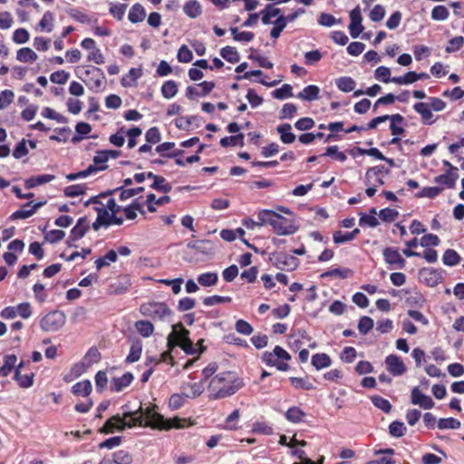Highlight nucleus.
Returning a JSON list of instances; mask_svg holds the SVG:
<instances>
[{
  "label": "nucleus",
  "mask_w": 464,
  "mask_h": 464,
  "mask_svg": "<svg viewBox=\"0 0 464 464\" xmlns=\"http://www.w3.org/2000/svg\"><path fill=\"white\" fill-rule=\"evenodd\" d=\"M156 409V405L143 408L140 404L136 411H124L122 416L117 414L107 420L100 431L112 433L116 430L121 431L127 427L132 428L136 425L160 430H169L172 428L181 429L192 425L187 419L179 417L165 419Z\"/></svg>",
  "instance_id": "nucleus-1"
},
{
  "label": "nucleus",
  "mask_w": 464,
  "mask_h": 464,
  "mask_svg": "<svg viewBox=\"0 0 464 464\" xmlns=\"http://www.w3.org/2000/svg\"><path fill=\"white\" fill-rule=\"evenodd\" d=\"M242 386V381L234 372H220L209 382L208 397L210 400L223 399L235 394Z\"/></svg>",
  "instance_id": "nucleus-2"
},
{
  "label": "nucleus",
  "mask_w": 464,
  "mask_h": 464,
  "mask_svg": "<svg viewBox=\"0 0 464 464\" xmlns=\"http://www.w3.org/2000/svg\"><path fill=\"white\" fill-rule=\"evenodd\" d=\"M75 72L77 77L81 79L92 92H99L103 89L106 78L102 69L92 65H85L78 67Z\"/></svg>",
  "instance_id": "nucleus-3"
},
{
  "label": "nucleus",
  "mask_w": 464,
  "mask_h": 464,
  "mask_svg": "<svg viewBox=\"0 0 464 464\" xmlns=\"http://www.w3.org/2000/svg\"><path fill=\"white\" fill-rule=\"evenodd\" d=\"M179 346L187 354H197L198 349L189 338V331L182 323L173 325V331L168 336V346L171 350L174 346Z\"/></svg>",
  "instance_id": "nucleus-4"
},
{
  "label": "nucleus",
  "mask_w": 464,
  "mask_h": 464,
  "mask_svg": "<svg viewBox=\"0 0 464 464\" xmlns=\"http://www.w3.org/2000/svg\"><path fill=\"white\" fill-rule=\"evenodd\" d=\"M291 359L290 353L279 345H276L272 352H265L261 357L262 362L267 366H275L281 372H286L290 369L287 362Z\"/></svg>",
  "instance_id": "nucleus-5"
},
{
  "label": "nucleus",
  "mask_w": 464,
  "mask_h": 464,
  "mask_svg": "<svg viewBox=\"0 0 464 464\" xmlns=\"http://www.w3.org/2000/svg\"><path fill=\"white\" fill-rule=\"evenodd\" d=\"M139 310L143 316L159 321H165L173 314L172 310L163 302L144 303Z\"/></svg>",
  "instance_id": "nucleus-6"
},
{
  "label": "nucleus",
  "mask_w": 464,
  "mask_h": 464,
  "mask_svg": "<svg viewBox=\"0 0 464 464\" xmlns=\"http://www.w3.org/2000/svg\"><path fill=\"white\" fill-rule=\"evenodd\" d=\"M65 322V314L63 311L54 310L41 319L40 326L44 332H57L64 325Z\"/></svg>",
  "instance_id": "nucleus-7"
},
{
  "label": "nucleus",
  "mask_w": 464,
  "mask_h": 464,
  "mask_svg": "<svg viewBox=\"0 0 464 464\" xmlns=\"http://www.w3.org/2000/svg\"><path fill=\"white\" fill-rule=\"evenodd\" d=\"M90 204H100L102 207H94L97 212V218L92 223V228L98 231L102 227H108L110 226L111 215L109 211L104 208L103 204L99 201L98 197H92L86 201L85 206Z\"/></svg>",
  "instance_id": "nucleus-8"
},
{
  "label": "nucleus",
  "mask_w": 464,
  "mask_h": 464,
  "mask_svg": "<svg viewBox=\"0 0 464 464\" xmlns=\"http://www.w3.org/2000/svg\"><path fill=\"white\" fill-rule=\"evenodd\" d=\"M444 271L442 269H436L433 267H423L419 271V277L420 282L426 285L434 287L444 280Z\"/></svg>",
  "instance_id": "nucleus-9"
},
{
  "label": "nucleus",
  "mask_w": 464,
  "mask_h": 464,
  "mask_svg": "<svg viewBox=\"0 0 464 464\" xmlns=\"http://www.w3.org/2000/svg\"><path fill=\"white\" fill-rule=\"evenodd\" d=\"M383 259L388 264L390 269H404L406 266V260L399 253L395 247H385L382 250Z\"/></svg>",
  "instance_id": "nucleus-10"
},
{
  "label": "nucleus",
  "mask_w": 464,
  "mask_h": 464,
  "mask_svg": "<svg viewBox=\"0 0 464 464\" xmlns=\"http://www.w3.org/2000/svg\"><path fill=\"white\" fill-rule=\"evenodd\" d=\"M272 227L274 232L280 236L292 235L297 231V227L292 220H288L279 214H276V221Z\"/></svg>",
  "instance_id": "nucleus-11"
},
{
  "label": "nucleus",
  "mask_w": 464,
  "mask_h": 464,
  "mask_svg": "<svg viewBox=\"0 0 464 464\" xmlns=\"http://www.w3.org/2000/svg\"><path fill=\"white\" fill-rule=\"evenodd\" d=\"M274 265L280 270L294 271L299 266V260L285 253H278L274 256Z\"/></svg>",
  "instance_id": "nucleus-12"
},
{
  "label": "nucleus",
  "mask_w": 464,
  "mask_h": 464,
  "mask_svg": "<svg viewBox=\"0 0 464 464\" xmlns=\"http://www.w3.org/2000/svg\"><path fill=\"white\" fill-rule=\"evenodd\" d=\"M350 20L351 23L349 24L350 34L353 38H357L360 34L363 31V26L362 24V16L361 12V7L357 5L350 12Z\"/></svg>",
  "instance_id": "nucleus-13"
},
{
  "label": "nucleus",
  "mask_w": 464,
  "mask_h": 464,
  "mask_svg": "<svg viewBox=\"0 0 464 464\" xmlns=\"http://www.w3.org/2000/svg\"><path fill=\"white\" fill-rule=\"evenodd\" d=\"M32 204H33L32 201L24 204L22 206L21 209L14 211L10 216V219L16 220V219L28 218L32 217L37 211L38 208L43 207L45 204V202L44 201V202L34 203V205H32Z\"/></svg>",
  "instance_id": "nucleus-14"
},
{
  "label": "nucleus",
  "mask_w": 464,
  "mask_h": 464,
  "mask_svg": "<svg viewBox=\"0 0 464 464\" xmlns=\"http://www.w3.org/2000/svg\"><path fill=\"white\" fill-rule=\"evenodd\" d=\"M411 402L425 410H430L434 407L432 399L422 393L418 387H414L411 392Z\"/></svg>",
  "instance_id": "nucleus-15"
},
{
  "label": "nucleus",
  "mask_w": 464,
  "mask_h": 464,
  "mask_svg": "<svg viewBox=\"0 0 464 464\" xmlns=\"http://www.w3.org/2000/svg\"><path fill=\"white\" fill-rule=\"evenodd\" d=\"M385 363L387 370L393 376H401L406 372V366L398 355H388L385 359Z\"/></svg>",
  "instance_id": "nucleus-16"
},
{
  "label": "nucleus",
  "mask_w": 464,
  "mask_h": 464,
  "mask_svg": "<svg viewBox=\"0 0 464 464\" xmlns=\"http://www.w3.org/2000/svg\"><path fill=\"white\" fill-rule=\"evenodd\" d=\"M200 89L195 86H188L186 89V97L193 100L195 97L208 95L215 87L213 82L204 81L198 85Z\"/></svg>",
  "instance_id": "nucleus-17"
},
{
  "label": "nucleus",
  "mask_w": 464,
  "mask_h": 464,
  "mask_svg": "<svg viewBox=\"0 0 464 464\" xmlns=\"http://www.w3.org/2000/svg\"><path fill=\"white\" fill-rule=\"evenodd\" d=\"M117 191H120V196H119L120 200L124 201V200H127V199L143 192L144 188L138 187V188H123L122 187H121V188H117L115 189H111L106 192L101 193L100 197L105 198L107 196L114 194Z\"/></svg>",
  "instance_id": "nucleus-18"
},
{
  "label": "nucleus",
  "mask_w": 464,
  "mask_h": 464,
  "mask_svg": "<svg viewBox=\"0 0 464 464\" xmlns=\"http://www.w3.org/2000/svg\"><path fill=\"white\" fill-rule=\"evenodd\" d=\"M131 285L130 278L125 275L121 276L116 282L109 286V293L111 295H123L127 293Z\"/></svg>",
  "instance_id": "nucleus-19"
},
{
  "label": "nucleus",
  "mask_w": 464,
  "mask_h": 464,
  "mask_svg": "<svg viewBox=\"0 0 464 464\" xmlns=\"http://www.w3.org/2000/svg\"><path fill=\"white\" fill-rule=\"evenodd\" d=\"M413 110L419 113L421 117V121L425 125H431L435 122L433 120V114L429 104L423 102H416L413 105Z\"/></svg>",
  "instance_id": "nucleus-20"
},
{
  "label": "nucleus",
  "mask_w": 464,
  "mask_h": 464,
  "mask_svg": "<svg viewBox=\"0 0 464 464\" xmlns=\"http://www.w3.org/2000/svg\"><path fill=\"white\" fill-rule=\"evenodd\" d=\"M89 229V222L87 218H80L76 223V225L72 228L69 241H76L84 237L86 232Z\"/></svg>",
  "instance_id": "nucleus-21"
},
{
  "label": "nucleus",
  "mask_w": 464,
  "mask_h": 464,
  "mask_svg": "<svg viewBox=\"0 0 464 464\" xmlns=\"http://www.w3.org/2000/svg\"><path fill=\"white\" fill-rule=\"evenodd\" d=\"M383 167L376 166L369 168L365 174V184L367 186L372 185L374 188L384 184L382 178L380 177Z\"/></svg>",
  "instance_id": "nucleus-22"
},
{
  "label": "nucleus",
  "mask_w": 464,
  "mask_h": 464,
  "mask_svg": "<svg viewBox=\"0 0 464 464\" xmlns=\"http://www.w3.org/2000/svg\"><path fill=\"white\" fill-rule=\"evenodd\" d=\"M134 377L131 372H125L122 376L113 378L111 390L114 392H120L132 382Z\"/></svg>",
  "instance_id": "nucleus-23"
},
{
  "label": "nucleus",
  "mask_w": 464,
  "mask_h": 464,
  "mask_svg": "<svg viewBox=\"0 0 464 464\" xmlns=\"http://www.w3.org/2000/svg\"><path fill=\"white\" fill-rule=\"evenodd\" d=\"M458 179V172L454 170H447L446 173L435 177L434 182L446 186L449 188H453Z\"/></svg>",
  "instance_id": "nucleus-24"
},
{
  "label": "nucleus",
  "mask_w": 464,
  "mask_h": 464,
  "mask_svg": "<svg viewBox=\"0 0 464 464\" xmlns=\"http://www.w3.org/2000/svg\"><path fill=\"white\" fill-rule=\"evenodd\" d=\"M54 176L51 174H42L37 176H32L29 179H25L24 187L27 189L34 188L37 186L48 183L54 179Z\"/></svg>",
  "instance_id": "nucleus-25"
},
{
  "label": "nucleus",
  "mask_w": 464,
  "mask_h": 464,
  "mask_svg": "<svg viewBox=\"0 0 464 464\" xmlns=\"http://www.w3.org/2000/svg\"><path fill=\"white\" fill-rule=\"evenodd\" d=\"M142 342L140 339H136L132 342L130 353L125 359L126 363H132L140 360L142 353Z\"/></svg>",
  "instance_id": "nucleus-26"
},
{
  "label": "nucleus",
  "mask_w": 464,
  "mask_h": 464,
  "mask_svg": "<svg viewBox=\"0 0 464 464\" xmlns=\"http://www.w3.org/2000/svg\"><path fill=\"white\" fill-rule=\"evenodd\" d=\"M280 134V140L285 144H291L295 140V135L292 132V126L289 123H284L276 128Z\"/></svg>",
  "instance_id": "nucleus-27"
},
{
  "label": "nucleus",
  "mask_w": 464,
  "mask_h": 464,
  "mask_svg": "<svg viewBox=\"0 0 464 464\" xmlns=\"http://www.w3.org/2000/svg\"><path fill=\"white\" fill-rule=\"evenodd\" d=\"M285 419L292 423H300L304 421L306 413L297 406L290 407L285 413Z\"/></svg>",
  "instance_id": "nucleus-28"
},
{
  "label": "nucleus",
  "mask_w": 464,
  "mask_h": 464,
  "mask_svg": "<svg viewBox=\"0 0 464 464\" xmlns=\"http://www.w3.org/2000/svg\"><path fill=\"white\" fill-rule=\"evenodd\" d=\"M16 362L17 357L14 354L5 355L3 365L0 368V375L3 377H7L14 369L15 370Z\"/></svg>",
  "instance_id": "nucleus-29"
},
{
  "label": "nucleus",
  "mask_w": 464,
  "mask_h": 464,
  "mask_svg": "<svg viewBox=\"0 0 464 464\" xmlns=\"http://www.w3.org/2000/svg\"><path fill=\"white\" fill-rule=\"evenodd\" d=\"M92 387L89 380L76 382L72 387V393L76 396L87 397L92 392Z\"/></svg>",
  "instance_id": "nucleus-30"
},
{
  "label": "nucleus",
  "mask_w": 464,
  "mask_h": 464,
  "mask_svg": "<svg viewBox=\"0 0 464 464\" xmlns=\"http://www.w3.org/2000/svg\"><path fill=\"white\" fill-rule=\"evenodd\" d=\"M311 363L316 370H321L329 367L332 364V360L324 353H315L312 356Z\"/></svg>",
  "instance_id": "nucleus-31"
},
{
  "label": "nucleus",
  "mask_w": 464,
  "mask_h": 464,
  "mask_svg": "<svg viewBox=\"0 0 464 464\" xmlns=\"http://www.w3.org/2000/svg\"><path fill=\"white\" fill-rule=\"evenodd\" d=\"M34 377V374L32 372L23 374L22 372H20V370L14 371V379L17 382L18 385L21 388L26 389L33 386Z\"/></svg>",
  "instance_id": "nucleus-32"
},
{
  "label": "nucleus",
  "mask_w": 464,
  "mask_h": 464,
  "mask_svg": "<svg viewBox=\"0 0 464 464\" xmlns=\"http://www.w3.org/2000/svg\"><path fill=\"white\" fill-rule=\"evenodd\" d=\"M146 16V12L144 7L140 4H135L131 6L129 14L128 19L133 23L137 24L139 22H141L144 20Z\"/></svg>",
  "instance_id": "nucleus-33"
},
{
  "label": "nucleus",
  "mask_w": 464,
  "mask_h": 464,
  "mask_svg": "<svg viewBox=\"0 0 464 464\" xmlns=\"http://www.w3.org/2000/svg\"><path fill=\"white\" fill-rule=\"evenodd\" d=\"M136 331L144 338L153 334L154 325L147 320H139L134 324Z\"/></svg>",
  "instance_id": "nucleus-34"
},
{
  "label": "nucleus",
  "mask_w": 464,
  "mask_h": 464,
  "mask_svg": "<svg viewBox=\"0 0 464 464\" xmlns=\"http://www.w3.org/2000/svg\"><path fill=\"white\" fill-rule=\"evenodd\" d=\"M320 89L316 85H308L304 88V90L297 94L299 99L304 101H315L319 97Z\"/></svg>",
  "instance_id": "nucleus-35"
},
{
  "label": "nucleus",
  "mask_w": 464,
  "mask_h": 464,
  "mask_svg": "<svg viewBox=\"0 0 464 464\" xmlns=\"http://www.w3.org/2000/svg\"><path fill=\"white\" fill-rule=\"evenodd\" d=\"M281 9L274 7L273 5H266V7L260 11L261 20L264 24L272 23L271 19L279 15Z\"/></svg>",
  "instance_id": "nucleus-36"
},
{
  "label": "nucleus",
  "mask_w": 464,
  "mask_h": 464,
  "mask_svg": "<svg viewBox=\"0 0 464 464\" xmlns=\"http://www.w3.org/2000/svg\"><path fill=\"white\" fill-rule=\"evenodd\" d=\"M276 212L270 209L260 210L257 214V219L259 226L274 225L276 218Z\"/></svg>",
  "instance_id": "nucleus-37"
},
{
  "label": "nucleus",
  "mask_w": 464,
  "mask_h": 464,
  "mask_svg": "<svg viewBox=\"0 0 464 464\" xmlns=\"http://www.w3.org/2000/svg\"><path fill=\"white\" fill-rule=\"evenodd\" d=\"M117 261V253L111 249L106 253L102 257H99L95 260V266L97 270H101L104 266H110L111 263Z\"/></svg>",
  "instance_id": "nucleus-38"
},
{
  "label": "nucleus",
  "mask_w": 464,
  "mask_h": 464,
  "mask_svg": "<svg viewBox=\"0 0 464 464\" xmlns=\"http://www.w3.org/2000/svg\"><path fill=\"white\" fill-rule=\"evenodd\" d=\"M337 88L343 92H350L354 90L356 86L355 81L348 76H343L335 81Z\"/></svg>",
  "instance_id": "nucleus-39"
},
{
  "label": "nucleus",
  "mask_w": 464,
  "mask_h": 464,
  "mask_svg": "<svg viewBox=\"0 0 464 464\" xmlns=\"http://www.w3.org/2000/svg\"><path fill=\"white\" fill-rule=\"evenodd\" d=\"M183 10L184 13L190 18L198 17L202 12L201 6L197 0L188 1L184 5Z\"/></svg>",
  "instance_id": "nucleus-40"
},
{
  "label": "nucleus",
  "mask_w": 464,
  "mask_h": 464,
  "mask_svg": "<svg viewBox=\"0 0 464 464\" xmlns=\"http://www.w3.org/2000/svg\"><path fill=\"white\" fill-rule=\"evenodd\" d=\"M150 187V188L161 193H169L172 189L170 183H169L162 176L156 178Z\"/></svg>",
  "instance_id": "nucleus-41"
},
{
  "label": "nucleus",
  "mask_w": 464,
  "mask_h": 464,
  "mask_svg": "<svg viewBox=\"0 0 464 464\" xmlns=\"http://www.w3.org/2000/svg\"><path fill=\"white\" fill-rule=\"evenodd\" d=\"M178 84L173 80L165 82L161 86V94L166 99H171L178 93Z\"/></svg>",
  "instance_id": "nucleus-42"
},
{
  "label": "nucleus",
  "mask_w": 464,
  "mask_h": 464,
  "mask_svg": "<svg viewBox=\"0 0 464 464\" xmlns=\"http://www.w3.org/2000/svg\"><path fill=\"white\" fill-rule=\"evenodd\" d=\"M220 55L223 59L231 63H236L240 59L237 50L232 46L223 47L220 51Z\"/></svg>",
  "instance_id": "nucleus-43"
},
{
  "label": "nucleus",
  "mask_w": 464,
  "mask_h": 464,
  "mask_svg": "<svg viewBox=\"0 0 464 464\" xmlns=\"http://www.w3.org/2000/svg\"><path fill=\"white\" fill-rule=\"evenodd\" d=\"M37 54L28 47L21 48L17 51L16 59L22 63H32L37 59Z\"/></svg>",
  "instance_id": "nucleus-44"
},
{
  "label": "nucleus",
  "mask_w": 464,
  "mask_h": 464,
  "mask_svg": "<svg viewBox=\"0 0 464 464\" xmlns=\"http://www.w3.org/2000/svg\"><path fill=\"white\" fill-rule=\"evenodd\" d=\"M218 281V273L208 272L200 274L198 276V282L202 286H212L215 285Z\"/></svg>",
  "instance_id": "nucleus-45"
},
{
  "label": "nucleus",
  "mask_w": 464,
  "mask_h": 464,
  "mask_svg": "<svg viewBox=\"0 0 464 464\" xmlns=\"http://www.w3.org/2000/svg\"><path fill=\"white\" fill-rule=\"evenodd\" d=\"M437 426L440 430H457L461 426V423L459 420L450 417L440 419L437 422Z\"/></svg>",
  "instance_id": "nucleus-46"
},
{
  "label": "nucleus",
  "mask_w": 464,
  "mask_h": 464,
  "mask_svg": "<svg viewBox=\"0 0 464 464\" xmlns=\"http://www.w3.org/2000/svg\"><path fill=\"white\" fill-rule=\"evenodd\" d=\"M353 274V271L350 268H333L326 272H324L322 276L323 277H337V278H347Z\"/></svg>",
  "instance_id": "nucleus-47"
},
{
  "label": "nucleus",
  "mask_w": 464,
  "mask_h": 464,
  "mask_svg": "<svg viewBox=\"0 0 464 464\" xmlns=\"http://www.w3.org/2000/svg\"><path fill=\"white\" fill-rule=\"evenodd\" d=\"M442 262L446 266H454L460 262V256L455 250L447 249L443 254Z\"/></svg>",
  "instance_id": "nucleus-48"
},
{
  "label": "nucleus",
  "mask_w": 464,
  "mask_h": 464,
  "mask_svg": "<svg viewBox=\"0 0 464 464\" xmlns=\"http://www.w3.org/2000/svg\"><path fill=\"white\" fill-rule=\"evenodd\" d=\"M86 189L85 184H75L66 187L63 189V193L68 198H73L85 194Z\"/></svg>",
  "instance_id": "nucleus-49"
},
{
  "label": "nucleus",
  "mask_w": 464,
  "mask_h": 464,
  "mask_svg": "<svg viewBox=\"0 0 464 464\" xmlns=\"http://www.w3.org/2000/svg\"><path fill=\"white\" fill-rule=\"evenodd\" d=\"M53 14L51 11H46L39 22L40 28L47 33L52 32L53 28Z\"/></svg>",
  "instance_id": "nucleus-50"
},
{
  "label": "nucleus",
  "mask_w": 464,
  "mask_h": 464,
  "mask_svg": "<svg viewBox=\"0 0 464 464\" xmlns=\"http://www.w3.org/2000/svg\"><path fill=\"white\" fill-rule=\"evenodd\" d=\"M293 88L290 84L285 83L282 87L272 92V96L277 100H284L293 96Z\"/></svg>",
  "instance_id": "nucleus-51"
},
{
  "label": "nucleus",
  "mask_w": 464,
  "mask_h": 464,
  "mask_svg": "<svg viewBox=\"0 0 464 464\" xmlns=\"http://www.w3.org/2000/svg\"><path fill=\"white\" fill-rule=\"evenodd\" d=\"M407 428L403 422L394 420L389 425V433L395 438H401L406 433Z\"/></svg>",
  "instance_id": "nucleus-52"
},
{
  "label": "nucleus",
  "mask_w": 464,
  "mask_h": 464,
  "mask_svg": "<svg viewBox=\"0 0 464 464\" xmlns=\"http://www.w3.org/2000/svg\"><path fill=\"white\" fill-rule=\"evenodd\" d=\"M188 397V395L186 394H179V393H174L172 394L169 399V407L172 411H176L180 409L184 403L186 399Z\"/></svg>",
  "instance_id": "nucleus-53"
},
{
  "label": "nucleus",
  "mask_w": 464,
  "mask_h": 464,
  "mask_svg": "<svg viewBox=\"0 0 464 464\" xmlns=\"http://www.w3.org/2000/svg\"><path fill=\"white\" fill-rule=\"evenodd\" d=\"M244 146V134L239 133L230 137H224L220 140V145L224 148L236 145Z\"/></svg>",
  "instance_id": "nucleus-54"
},
{
  "label": "nucleus",
  "mask_w": 464,
  "mask_h": 464,
  "mask_svg": "<svg viewBox=\"0 0 464 464\" xmlns=\"http://www.w3.org/2000/svg\"><path fill=\"white\" fill-rule=\"evenodd\" d=\"M371 401L376 408L382 410L385 413H389L392 410L391 402L379 395L372 396Z\"/></svg>",
  "instance_id": "nucleus-55"
},
{
  "label": "nucleus",
  "mask_w": 464,
  "mask_h": 464,
  "mask_svg": "<svg viewBox=\"0 0 464 464\" xmlns=\"http://www.w3.org/2000/svg\"><path fill=\"white\" fill-rule=\"evenodd\" d=\"M374 77L384 83L392 82L391 70L386 66H379L374 72Z\"/></svg>",
  "instance_id": "nucleus-56"
},
{
  "label": "nucleus",
  "mask_w": 464,
  "mask_h": 464,
  "mask_svg": "<svg viewBox=\"0 0 464 464\" xmlns=\"http://www.w3.org/2000/svg\"><path fill=\"white\" fill-rule=\"evenodd\" d=\"M442 190L443 188L441 187H425L417 193L416 197L435 198L442 192Z\"/></svg>",
  "instance_id": "nucleus-57"
},
{
  "label": "nucleus",
  "mask_w": 464,
  "mask_h": 464,
  "mask_svg": "<svg viewBox=\"0 0 464 464\" xmlns=\"http://www.w3.org/2000/svg\"><path fill=\"white\" fill-rule=\"evenodd\" d=\"M374 326L372 318L369 316H362L358 323V330L361 334H367Z\"/></svg>",
  "instance_id": "nucleus-58"
},
{
  "label": "nucleus",
  "mask_w": 464,
  "mask_h": 464,
  "mask_svg": "<svg viewBox=\"0 0 464 464\" xmlns=\"http://www.w3.org/2000/svg\"><path fill=\"white\" fill-rule=\"evenodd\" d=\"M289 382L296 389H302L304 391L314 390V387L309 381L300 377H290Z\"/></svg>",
  "instance_id": "nucleus-59"
},
{
  "label": "nucleus",
  "mask_w": 464,
  "mask_h": 464,
  "mask_svg": "<svg viewBox=\"0 0 464 464\" xmlns=\"http://www.w3.org/2000/svg\"><path fill=\"white\" fill-rule=\"evenodd\" d=\"M417 82L416 72H408L402 76L392 77V82L400 85H407Z\"/></svg>",
  "instance_id": "nucleus-60"
},
{
  "label": "nucleus",
  "mask_w": 464,
  "mask_h": 464,
  "mask_svg": "<svg viewBox=\"0 0 464 464\" xmlns=\"http://www.w3.org/2000/svg\"><path fill=\"white\" fill-rule=\"evenodd\" d=\"M232 298L230 296H220V295H211L207 296L203 299V304L206 306H213L219 304L231 303Z\"/></svg>",
  "instance_id": "nucleus-61"
},
{
  "label": "nucleus",
  "mask_w": 464,
  "mask_h": 464,
  "mask_svg": "<svg viewBox=\"0 0 464 464\" xmlns=\"http://www.w3.org/2000/svg\"><path fill=\"white\" fill-rule=\"evenodd\" d=\"M112 457V462L115 464H130L132 462L131 455L123 450L114 452Z\"/></svg>",
  "instance_id": "nucleus-62"
},
{
  "label": "nucleus",
  "mask_w": 464,
  "mask_h": 464,
  "mask_svg": "<svg viewBox=\"0 0 464 464\" xmlns=\"http://www.w3.org/2000/svg\"><path fill=\"white\" fill-rule=\"evenodd\" d=\"M379 217L383 222H393L399 217V212L394 208H386L380 210Z\"/></svg>",
  "instance_id": "nucleus-63"
},
{
  "label": "nucleus",
  "mask_w": 464,
  "mask_h": 464,
  "mask_svg": "<svg viewBox=\"0 0 464 464\" xmlns=\"http://www.w3.org/2000/svg\"><path fill=\"white\" fill-rule=\"evenodd\" d=\"M450 15V12L444 5H437L431 11V18L437 21H444Z\"/></svg>",
  "instance_id": "nucleus-64"
}]
</instances>
